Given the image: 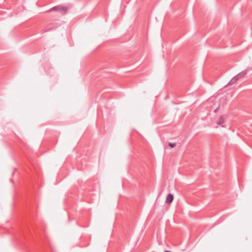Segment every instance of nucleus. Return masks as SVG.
I'll return each instance as SVG.
<instances>
[{"mask_svg": "<svg viewBox=\"0 0 252 252\" xmlns=\"http://www.w3.org/2000/svg\"><path fill=\"white\" fill-rule=\"evenodd\" d=\"M173 200V195L171 193L168 194L166 198V202L169 204L172 202Z\"/></svg>", "mask_w": 252, "mask_h": 252, "instance_id": "7ed1b4c3", "label": "nucleus"}, {"mask_svg": "<svg viewBox=\"0 0 252 252\" xmlns=\"http://www.w3.org/2000/svg\"><path fill=\"white\" fill-rule=\"evenodd\" d=\"M51 30V29H46L44 31H43V32H42V33L46 32H48V31H50Z\"/></svg>", "mask_w": 252, "mask_h": 252, "instance_id": "0eeeda50", "label": "nucleus"}, {"mask_svg": "<svg viewBox=\"0 0 252 252\" xmlns=\"http://www.w3.org/2000/svg\"><path fill=\"white\" fill-rule=\"evenodd\" d=\"M168 145L170 147H172V148L175 147V146H176L175 143H169Z\"/></svg>", "mask_w": 252, "mask_h": 252, "instance_id": "423d86ee", "label": "nucleus"}, {"mask_svg": "<svg viewBox=\"0 0 252 252\" xmlns=\"http://www.w3.org/2000/svg\"><path fill=\"white\" fill-rule=\"evenodd\" d=\"M67 7L61 5H57L55 6L52 8L48 10L46 12H50L52 11H56L61 13L63 15L65 14L67 12Z\"/></svg>", "mask_w": 252, "mask_h": 252, "instance_id": "f257e3e1", "label": "nucleus"}, {"mask_svg": "<svg viewBox=\"0 0 252 252\" xmlns=\"http://www.w3.org/2000/svg\"><path fill=\"white\" fill-rule=\"evenodd\" d=\"M223 121H224V120H223V117L221 116L220 118V120L219 121H218L217 122V124L218 125H221V124H223Z\"/></svg>", "mask_w": 252, "mask_h": 252, "instance_id": "39448f33", "label": "nucleus"}, {"mask_svg": "<svg viewBox=\"0 0 252 252\" xmlns=\"http://www.w3.org/2000/svg\"><path fill=\"white\" fill-rule=\"evenodd\" d=\"M238 80L237 79V77L235 76L230 80V81L228 83L227 85H232L236 83Z\"/></svg>", "mask_w": 252, "mask_h": 252, "instance_id": "20e7f679", "label": "nucleus"}, {"mask_svg": "<svg viewBox=\"0 0 252 252\" xmlns=\"http://www.w3.org/2000/svg\"><path fill=\"white\" fill-rule=\"evenodd\" d=\"M247 72L246 70L243 71L236 75V77L238 80H239L240 79L243 78L247 74Z\"/></svg>", "mask_w": 252, "mask_h": 252, "instance_id": "f03ea898", "label": "nucleus"}, {"mask_svg": "<svg viewBox=\"0 0 252 252\" xmlns=\"http://www.w3.org/2000/svg\"><path fill=\"white\" fill-rule=\"evenodd\" d=\"M164 252H170L168 251H164Z\"/></svg>", "mask_w": 252, "mask_h": 252, "instance_id": "6e6552de", "label": "nucleus"}]
</instances>
